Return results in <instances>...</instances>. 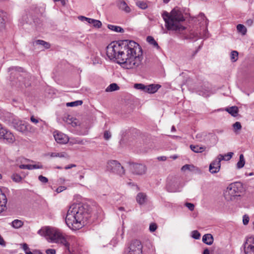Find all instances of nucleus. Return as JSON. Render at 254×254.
Here are the masks:
<instances>
[{"mask_svg": "<svg viewBox=\"0 0 254 254\" xmlns=\"http://www.w3.org/2000/svg\"><path fill=\"white\" fill-rule=\"evenodd\" d=\"M107 56L127 69H135L141 64L142 52L133 41L113 42L107 47Z\"/></svg>", "mask_w": 254, "mask_h": 254, "instance_id": "f257e3e1", "label": "nucleus"}, {"mask_svg": "<svg viewBox=\"0 0 254 254\" xmlns=\"http://www.w3.org/2000/svg\"><path fill=\"white\" fill-rule=\"evenodd\" d=\"M89 217V210L87 205L74 203L70 206L65 221L69 228L75 230L81 228L84 221H86Z\"/></svg>", "mask_w": 254, "mask_h": 254, "instance_id": "f03ea898", "label": "nucleus"}, {"mask_svg": "<svg viewBox=\"0 0 254 254\" xmlns=\"http://www.w3.org/2000/svg\"><path fill=\"white\" fill-rule=\"evenodd\" d=\"M162 16L165 22L167 30L180 32L185 29V26L182 24L185 18L180 10L174 8L170 13L164 11Z\"/></svg>", "mask_w": 254, "mask_h": 254, "instance_id": "7ed1b4c3", "label": "nucleus"}, {"mask_svg": "<svg viewBox=\"0 0 254 254\" xmlns=\"http://www.w3.org/2000/svg\"><path fill=\"white\" fill-rule=\"evenodd\" d=\"M38 234L44 236L51 242L60 243L66 248H69V243L67 242L68 237L64 235L61 231L55 228L45 227L38 231Z\"/></svg>", "mask_w": 254, "mask_h": 254, "instance_id": "20e7f679", "label": "nucleus"}, {"mask_svg": "<svg viewBox=\"0 0 254 254\" xmlns=\"http://www.w3.org/2000/svg\"><path fill=\"white\" fill-rule=\"evenodd\" d=\"M12 125L15 129L23 133L34 132L35 130V128L28 123L17 119L13 120Z\"/></svg>", "mask_w": 254, "mask_h": 254, "instance_id": "39448f33", "label": "nucleus"}, {"mask_svg": "<svg viewBox=\"0 0 254 254\" xmlns=\"http://www.w3.org/2000/svg\"><path fill=\"white\" fill-rule=\"evenodd\" d=\"M238 187L237 183H233L229 185L224 192V196L227 201L234 200L239 196Z\"/></svg>", "mask_w": 254, "mask_h": 254, "instance_id": "423d86ee", "label": "nucleus"}, {"mask_svg": "<svg viewBox=\"0 0 254 254\" xmlns=\"http://www.w3.org/2000/svg\"><path fill=\"white\" fill-rule=\"evenodd\" d=\"M107 169L110 172L122 176L125 173V170L121 164L116 160H110L107 164Z\"/></svg>", "mask_w": 254, "mask_h": 254, "instance_id": "0eeeda50", "label": "nucleus"}, {"mask_svg": "<svg viewBox=\"0 0 254 254\" xmlns=\"http://www.w3.org/2000/svg\"><path fill=\"white\" fill-rule=\"evenodd\" d=\"M127 254H142V246L140 241L137 240L131 242Z\"/></svg>", "mask_w": 254, "mask_h": 254, "instance_id": "6e6552de", "label": "nucleus"}, {"mask_svg": "<svg viewBox=\"0 0 254 254\" xmlns=\"http://www.w3.org/2000/svg\"><path fill=\"white\" fill-rule=\"evenodd\" d=\"M0 139H3L8 143H12L15 141L13 134L0 125Z\"/></svg>", "mask_w": 254, "mask_h": 254, "instance_id": "1a4fd4ad", "label": "nucleus"}, {"mask_svg": "<svg viewBox=\"0 0 254 254\" xmlns=\"http://www.w3.org/2000/svg\"><path fill=\"white\" fill-rule=\"evenodd\" d=\"M244 246L246 254H254V236L248 237Z\"/></svg>", "mask_w": 254, "mask_h": 254, "instance_id": "9d476101", "label": "nucleus"}, {"mask_svg": "<svg viewBox=\"0 0 254 254\" xmlns=\"http://www.w3.org/2000/svg\"><path fill=\"white\" fill-rule=\"evenodd\" d=\"M130 170L133 174L142 175L145 173L146 168L143 164L133 163L130 166Z\"/></svg>", "mask_w": 254, "mask_h": 254, "instance_id": "9b49d317", "label": "nucleus"}, {"mask_svg": "<svg viewBox=\"0 0 254 254\" xmlns=\"http://www.w3.org/2000/svg\"><path fill=\"white\" fill-rule=\"evenodd\" d=\"M54 136L56 141L60 144H65L69 141L68 137L62 132L55 131Z\"/></svg>", "mask_w": 254, "mask_h": 254, "instance_id": "f8f14e48", "label": "nucleus"}, {"mask_svg": "<svg viewBox=\"0 0 254 254\" xmlns=\"http://www.w3.org/2000/svg\"><path fill=\"white\" fill-rule=\"evenodd\" d=\"M206 138H211L216 140L217 136L213 133H209L208 134H207L205 132L198 133L195 136V138L200 142L206 141Z\"/></svg>", "mask_w": 254, "mask_h": 254, "instance_id": "ddd939ff", "label": "nucleus"}, {"mask_svg": "<svg viewBox=\"0 0 254 254\" xmlns=\"http://www.w3.org/2000/svg\"><path fill=\"white\" fill-rule=\"evenodd\" d=\"M220 162V160L217 157L215 160L210 163L209 170L211 173L214 174L219 171L221 167Z\"/></svg>", "mask_w": 254, "mask_h": 254, "instance_id": "4468645a", "label": "nucleus"}, {"mask_svg": "<svg viewBox=\"0 0 254 254\" xmlns=\"http://www.w3.org/2000/svg\"><path fill=\"white\" fill-rule=\"evenodd\" d=\"M63 121L73 127H75L80 124V122L77 119L69 115H65L63 117Z\"/></svg>", "mask_w": 254, "mask_h": 254, "instance_id": "2eb2a0df", "label": "nucleus"}, {"mask_svg": "<svg viewBox=\"0 0 254 254\" xmlns=\"http://www.w3.org/2000/svg\"><path fill=\"white\" fill-rule=\"evenodd\" d=\"M19 167L21 169H28V170H33L36 169H42L43 168V166L38 163V164L35 165H31V164H21L19 166Z\"/></svg>", "mask_w": 254, "mask_h": 254, "instance_id": "dca6fc26", "label": "nucleus"}, {"mask_svg": "<svg viewBox=\"0 0 254 254\" xmlns=\"http://www.w3.org/2000/svg\"><path fill=\"white\" fill-rule=\"evenodd\" d=\"M136 200L139 204L143 205L147 202V195L143 192H139L136 195Z\"/></svg>", "mask_w": 254, "mask_h": 254, "instance_id": "f3484780", "label": "nucleus"}, {"mask_svg": "<svg viewBox=\"0 0 254 254\" xmlns=\"http://www.w3.org/2000/svg\"><path fill=\"white\" fill-rule=\"evenodd\" d=\"M117 6L120 9L124 10L127 13H128L130 11V8L127 5V3L124 0L118 1Z\"/></svg>", "mask_w": 254, "mask_h": 254, "instance_id": "a211bd4d", "label": "nucleus"}, {"mask_svg": "<svg viewBox=\"0 0 254 254\" xmlns=\"http://www.w3.org/2000/svg\"><path fill=\"white\" fill-rule=\"evenodd\" d=\"M47 155L50 156L52 158H54V157L65 158H69L68 154L66 152H64L48 153L47 154Z\"/></svg>", "mask_w": 254, "mask_h": 254, "instance_id": "6ab92c4d", "label": "nucleus"}, {"mask_svg": "<svg viewBox=\"0 0 254 254\" xmlns=\"http://www.w3.org/2000/svg\"><path fill=\"white\" fill-rule=\"evenodd\" d=\"M161 87L159 84H150L147 85L146 92L148 93H154Z\"/></svg>", "mask_w": 254, "mask_h": 254, "instance_id": "aec40b11", "label": "nucleus"}, {"mask_svg": "<svg viewBox=\"0 0 254 254\" xmlns=\"http://www.w3.org/2000/svg\"><path fill=\"white\" fill-rule=\"evenodd\" d=\"M7 202L5 195L0 190V213L3 210V206Z\"/></svg>", "mask_w": 254, "mask_h": 254, "instance_id": "412c9836", "label": "nucleus"}, {"mask_svg": "<svg viewBox=\"0 0 254 254\" xmlns=\"http://www.w3.org/2000/svg\"><path fill=\"white\" fill-rule=\"evenodd\" d=\"M202 241L208 245H211L213 242V237L210 234H206L203 236Z\"/></svg>", "mask_w": 254, "mask_h": 254, "instance_id": "4be33fe9", "label": "nucleus"}, {"mask_svg": "<svg viewBox=\"0 0 254 254\" xmlns=\"http://www.w3.org/2000/svg\"><path fill=\"white\" fill-rule=\"evenodd\" d=\"M226 111L233 117H237L239 109L237 106H232L226 109Z\"/></svg>", "mask_w": 254, "mask_h": 254, "instance_id": "5701e85b", "label": "nucleus"}, {"mask_svg": "<svg viewBox=\"0 0 254 254\" xmlns=\"http://www.w3.org/2000/svg\"><path fill=\"white\" fill-rule=\"evenodd\" d=\"M190 148L192 151L195 153H201L203 152L205 149V147L200 146L199 145H190Z\"/></svg>", "mask_w": 254, "mask_h": 254, "instance_id": "b1692460", "label": "nucleus"}, {"mask_svg": "<svg viewBox=\"0 0 254 254\" xmlns=\"http://www.w3.org/2000/svg\"><path fill=\"white\" fill-rule=\"evenodd\" d=\"M233 155V152H229L227 154H225L224 155H223L222 154H219L217 158L219 160H220V161L221 162L222 160H226L228 161L232 157Z\"/></svg>", "mask_w": 254, "mask_h": 254, "instance_id": "393cba45", "label": "nucleus"}, {"mask_svg": "<svg viewBox=\"0 0 254 254\" xmlns=\"http://www.w3.org/2000/svg\"><path fill=\"white\" fill-rule=\"evenodd\" d=\"M23 225V222L20 220L15 219L11 222V226L15 229L21 228Z\"/></svg>", "mask_w": 254, "mask_h": 254, "instance_id": "a878e982", "label": "nucleus"}, {"mask_svg": "<svg viewBox=\"0 0 254 254\" xmlns=\"http://www.w3.org/2000/svg\"><path fill=\"white\" fill-rule=\"evenodd\" d=\"M87 22L90 24H92L95 27L97 28H100L102 26V23L100 21L90 18L88 19Z\"/></svg>", "mask_w": 254, "mask_h": 254, "instance_id": "bb28decb", "label": "nucleus"}, {"mask_svg": "<svg viewBox=\"0 0 254 254\" xmlns=\"http://www.w3.org/2000/svg\"><path fill=\"white\" fill-rule=\"evenodd\" d=\"M70 145H73L75 144H84V141L82 139H81L79 138H69L68 141Z\"/></svg>", "mask_w": 254, "mask_h": 254, "instance_id": "cd10ccee", "label": "nucleus"}, {"mask_svg": "<svg viewBox=\"0 0 254 254\" xmlns=\"http://www.w3.org/2000/svg\"><path fill=\"white\" fill-rule=\"evenodd\" d=\"M147 41L151 45H152L154 47L156 48L157 49L160 48L158 43L154 40L153 37L152 36H148L146 39Z\"/></svg>", "mask_w": 254, "mask_h": 254, "instance_id": "c85d7f7f", "label": "nucleus"}, {"mask_svg": "<svg viewBox=\"0 0 254 254\" xmlns=\"http://www.w3.org/2000/svg\"><path fill=\"white\" fill-rule=\"evenodd\" d=\"M108 28L111 30L117 32H121L122 33L124 31V29L120 26H115L113 25L109 24L108 25Z\"/></svg>", "mask_w": 254, "mask_h": 254, "instance_id": "c756f323", "label": "nucleus"}, {"mask_svg": "<svg viewBox=\"0 0 254 254\" xmlns=\"http://www.w3.org/2000/svg\"><path fill=\"white\" fill-rule=\"evenodd\" d=\"M119 89V87L116 83H112L106 89V92H112L116 90H117Z\"/></svg>", "mask_w": 254, "mask_h": 254, "instance_id": "7c9ffc66", "label": "nucleus"}, {"mask_svg": "<svg viewBox=\"0 0 254 254\" xmlns=\"http://www.w3.org/2000/svg\"><path fill=\"white\" fill-rule=\"evenodd\" d=\"M6 17L5 13L0 10V28H3L4 25V21Z\"/></svg>", "mask_w": 254, "mask_h": 254, "instance_id": "2f4dec72", "label": "nucleus"}, {"mask_svg": "<svg viewBox=\"0 0 254 254\" xmlns=\"http://www.w3.org/2000/svg\"><path fill=\"white\" fill-rule=\"evenodd\" d=\"M245 163L244 155L242 154L240 155V159L237 164V168L239 169L242 168L244 167Z\"/></svg>", "mask_w": 254, "mask_h": 254, "instance_id": "473e14b6", "label": "nucleus"}, {"mask_svg": "<svg viewBox=\"0 0 254 254\" xmlns=\"http://www.w3.org/2000/svg\"><path fill=\"white\" fill-rule=\"evenodd\" d=\"M134 87L136 89L146 92L147 85H145L142 83H136L134 85Z\"/></svg>", "mask_w": 254, "mask_h": 254, "instance_id": "72a5a7b5", "label": "nucleus"}, {"mask_svg": "<svg viewBox=\"0 0 254 254\" xmlns=\"http://www.w3.org/2000/svg\"><path fill=\"white\" fill-rule=\"evenodd\" d=\"M35 43L37 45H40L43 46L46 49H49L50 47V45L49 43L41 40H38L35 41Z\"/></svg>", "mask_w": 254, "mask_h": 254, "instance_id": "f704fd0d", "label": "nucleus"}, {"mask_svg": "<svg viewBox=\"0 0 254 254\" xmlns=\"http://www.w3.org/2000/svg\"><path fill=\"white\" fill-rule=\"evenodd\" d=\"M83 103L82 101L81 100H77L74 102H68L66 103V106L67 107H74L77 106L79 105H81Z\"/></svg>", "mask_w": 254, "mask_h": 254, "instance_id": "c9c22d12", "label": "nucleus"}, {"mask_svg": "<svg viewBox=\"0 0 254 254\" xmlns=\"http://www.w3.org/2000/svg\"><path fill=\"white\" fill-rule=\"evenodd\" d=\"M237 30L241 33L243 35H245L247 32V28L246 27L242 24H238L237 26Z\"/></svg>", "mask_w": 254, "mask_h": 254, "instance_id": "e433bc0d", "label": "nucleus"}, {"mask_svg": "<svg viewBox=\"0 0 254 254\" xmlns=\"http://www.w3.org/2000/svg\"><path fill=\"white\" fill-rule=\"evenodd\" d=\"M28 75L25 72H23L22 74L20 75V76H17V79L19 82H23V84H24L25 86H28L30 84L28 83V82H26V80H23V77L26 76Z\"/></svg>", "mask_w": 254, "mask_h": 254, "instance_id": "4c0bfd02", "label": "nucleus"}, {"mask_svg": "<svg viewBox=\"0 0 254 254\" xmlns=\"http://www.w3.org/2000/svg\"><path fill=\"white\" fill-rule=\"evenodd\" d=\"M231 60L232 62H235L238 60V52L236 51H233L231 53Z\"/></svg>", "mask_w": 254, "mask_h": 254, "instance_id": "58836bf2", "label": "nucleus"}, {"mask_svg": "<svg viewBox=\"0 0 254 254\" xmlns=\"http://www.w3.org/2000/svg\"><path fill=\"white\" fill-rule=\"evenodd\" d=\"M136 4L142 9H145L148 7L147 3L143 1H137L136 2Z\"/></svg>", "mask_w": 254, "mask_h": 254, "instance_id": "ea45409f", "label": "nucleus"}, {"mask_svg": "<svg viewBox=\"0 0 254 254\" xmlns=\"http://www.w3.org/2000/svg\"><path fill=\"white\" fill-rule=\"evenodd\" d=\"M233 130L235 132L238 133V131L242 128V126L240 122H236L233 125Z\"/></svg>", "mask_w": 254, "mask_h": 254, "instance_id": "a19ab883", "label": "nucleus"}, {"mask_svg": "<svg viewBox=\"0 0 254 254\" xmlns=\"http://www.w3.org/2000/svg\"><path fill=\"white\" fill-rule=\"evenodd\" d=\"M203 32L206 33V30H203ZM193 37H197V38H204L205 36V34L201 33L200 32H195L193 33Z\"/></svg>", "mask_w": 254, "mask_h": 254, "instance_id": "79ce46f5", "label": "nucleus"}, {"mask_svg": "<svg viewBox=\"0 0 254 254\" xmlns=\"http://www.w3.org/2000/svg\"><path fill=\"white\" fill-rule=\"evenodd\" d=\"M11 179L13 181L17 183L19 182L22 180V177L20 175L16 174H13L11 176Z\"/></svg>", "mask_w": 254, "mask_h": 254, "instance_id": "37998d69", "label": "nucleus"}, {"mask_svg": "<svg viewBox=\"0 0 254 254\" xmlns=\"http://www.w3.org/2000/svg\"><path fill=\"white\" fill-rule=\"evenodd\" d=\"M191 233V236L193 239L198 240L200 238V234L197 230L192 231Z\"/></svg>", "mask_w": 254, "mask_h": 254, "instance_id": "c03bdc74", "label": "nucleus"}, {"mask_svg": "<svg viewBox=\"0 0 254 254\" xmlns=\"http://www.w3.org/2000/svg\"><path fill=\"white\" fill-rule=\"evenodd\" d=\"M39 180L43 183H47L48 182V179L45 177L43 176L42 175H40L38 177Z\"/></svg>", "mask_w": 254, "mask_h": 254, "instance_id": "a18cd8bd", "label": "nucleus"}, {"mask_svg": "<svg viewBox=\"0 0 254 254\" xmlns=\"http://www.w3.org/2000/svg\"><path fill=\"white\" fill-rule=\"evenodd\" d=\"M249 217L248 215H244L243 217V222L244 225H247L249 222Z\"/></svg>", "mask_w": 254, "mask_h": 254, "instance_id": "49530a36", "label": "nucleus"}, {"mask_svg": "<svg viewBox=\"0 0 254 254\" xmlns=\"http://www.w3.org/2000/svg\"><path fill=\"white\" fill-rule=\"evenodd\" d=\"M185 206L190 211H193L194 210V205L192 203L187 202L185 203Z\"/></svg>", "mask_w": 254, "mask_h": 254, "instance_id": "de8ad7c7", "label": "nucleus"}, {"mask_svg": "<svg viewBox=\"0 0 254 254\" xmlns=\"http://www.w3.org/2000/svg\"><path fill=\"white\" fill-rule=\"evenodd\" d=\"M157 229V225L155 223H151L149 226V230L151 232H154Z\"/></svg>", "mask_w": 254, "mask_h": 254, "instance_id": "09e8293b", "label": "nucleus"}, {"mask_svg": "<svg viewBox=\"0 0 254 254\" xmlns=\"http://www.w3.org/2000/svg\"><path fill=\"white\" fill-rule=\"evenodd\" d=\"M111 136V133L108 131H106L104 134V137L106 140H108Z\"/></svg>", "mask_w": 254, "mask_h": 254, "instance_id": "8fccbe9b", "label": "nucleus"}, {"mask_svg": "<svg viewBox=\"0 0 254 254\" xmlns=\"http://www.w3.org/2000/svg\"><path fill=\"white\" fill-rule=\"evenodd\" d=\"M193 167V166L190 165L186 164L182 167L181 170L184 171H185L186 170H189L190 169V167Z\"/></svg>", "mask_w": 254, "mask_h": 254, "instance_id": "3c124183", "label": "nucleus"}, {"mask_svg": "<svg viewBox=\"0 0 254 254\" xmlns=\"http://www.w3.org/2000/svg\"><path fill=\"white\" fill-rule=\"evenodd\" d=\"M66 189V187H64V186H60L59 187H58L57 190H56V191L58 192V193H60V192H61L62 191H63V190H65Z\"/></svg>", "mask_w": 254, "mask_h": 254, "instance_id": "603ef678", "label": "nucleus"}, {"mask_svg": "<svg viewBox=\"0 0 254 254\" xmlns=\"http://www.w3.org/2000/svg\"><path fill=\"white\" fill-rule=\"evenodd\" d=\"M30 121L35 124H37L39 123V120L35 118L34 116H32L30 117Z\"/></svg>", "mask_w": 254, "mask_h": 254, "instance_id": "864d4df0", "label": "nucleus"}, {"mask_svg": "<svg viewBox=\"0 0 254 254\" xmlns=\"http://www.w3.org/2000/svg\"><path fill=\"white\" fill-rule=\"evenodd\" d=\"M46 252L47 254H56V251L54 249H48Z\"/></svg>", "mask_w": 254, "mask_h": 254, "instance_id": "5fc2aeb1", "label": "nucleus"}, {"mask_svg": "<svg viewBox=\"0 0 254 254\" xmlns=\"http://www.w3.org/2000/svg\"><path fill=\"white\" fill-rule=\"evenodd\" d=\"M22 248L24 250V251L25 252V254H26V252L30 251H29V248L28 247V245L26 244H25V243L23 244Z\"/></svg>", "mask_w": 254, "mask_h": 254, "instance_id": "6e6d98bb", "label": "nucleus"}, {"mask_svg": "<svg viewBox=\"0 0 254 254\" xmlns=\"http://www.w3.org/2000/svg\"><path fill=\"white\" fill-rule=\"evenodd\" d=\"M0 245L2 246H5V243L0 235Z\"/></svg>", "mask_w": 254, "mask_h": 254, "instance_id": "4d7b16f0", "label": "nucleus"}, {"mask_svg": "<svg viewBox=\"0 0 254 254\" xmlns=\"http://www.w3.org/2000/svg\"><path fill=\"white\" fill-rule=\"evenodd\" d=\"M76 167V165H75V164H70V165L66 166L64 167V169L65 170H67V169H71V168H72L73 167Z\"/></svg>", "mask_w": 254, "mask_h": 254, "instance_id": "13d9d810", "label": "nucleus"}, {"mask_svg": "<svg viewBox=\"0 0 254 254\" xmlns=\"http://www.w3.org/2000/svg\"><path fill=\"white\" fill-rule=\"evenodd\" d=\"M78 19L81 21H84V20H85L87 22L88 21V19H89V18H87V17H86L85 16H80L78 17Z\"/></svg>", "mask_w": 254, "mask_h": 254, "instance_id": "bf43d9fd", "label": "nucleus"}, {"mask_svg": "<svg viewBox=\"0 0 254 254\" xmlns=\"http://www.w3.org/2000/svg\"><path fill=\"white\" fill-rule=\"evenodd\" d=\"M13 69H14V67H9L8 68V70H9V71H10L11 70H13ZM14 69H15V71H17V69H18V71H22V69L20 67H19V68L15 67Z\"/></svg>", "mask_w": 254, "mask_h": 254, "instance_id": "052dcab7", "label": "nucleus"}, {"mask_svg": "<svg viewBox=\"0 0 254 254\" xmlns=\"http://www.w3.org/2000/svg\"><path fill=\"white\" fill-rule=\"evenodd\" d=\"M167 159V157L166 156H160L158 157V160L159 161H165Z\"/></svg>", "mask_w": 254, "mask_h": 254, "instance_id": "680f3d73", "label": "nucleus"}, {"mask_svg": "<svg viewBox=\"0 0 254 254\" xmlns=\"http://www.w3.org/2000/svg\"><path fill=\"white\" fill-rule=\"evenodd\" d=\"M203 254H210L209 251L208 249H206L203 251Z\"/></svg>", "mask_w": 254, "mask_h": 254, "instance_id": "e2e57ef3", "label": "nucleus"}, {"mask_svg": "<svg viewBox=\"0 0 254 254\" xmlns=\"http://www.w3.org/2000/svg\"><path fill=\"white\" fill-rule=\"evenodd\" d=\"M125 208L123 207H120L119 208V210L120 211H123L124 210Z\"/></svg>", "mask_w": 254, "mask_h": 254, "instance_id": "0e129e2a", "label": "nucleus"}, {"mask_svg": "<svg viewBox=\"0 0 254 254\" xmlns=\"http://www.w3.org/2000/svg\"><path fill=\"white\" fill-rule=\"evenodd\" d=\"M171 130H172V131H175V130H176V128H175V127H174V126H173V127H172Z\"/></svg>", "mask_w": 254, "mask_h": 254, "instance_id": "69168bd1", "label": "nucleus"}, {"mask_svg": "<svg viewBox=\"0 0 254 254\" xmlns=\"http://www.w3.org/2000/svg\"><path fill=\"white\" fill-rule=\"evenodd\" d=\"M170 0H163L164 2L165 3H168Z\"/></svg>", "mask_w": 254, "mask_h": 254, "instance_id": "338daca9", "label": "nucleus"}, {"mask_svg": "<svg viewBox=\"0 0 254 254\" xmlns=\"http://www.w3.org/2000/svg\"><path fill=\"white\" fill-rule=\"evenodd\" d=\"M247 22H248V23H252L253 22V21H252V20H248V21H247Z\"/></svg>", "mask_w": 254, "mask_h": 254, "instance_id": "774afa93", "label": "nucleus"}]
</instances>
